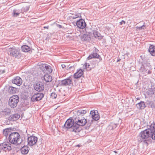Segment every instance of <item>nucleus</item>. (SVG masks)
<instances>
[{"mask_svg": "<svg viewBox=\"0 0 155 155\" xmlns=\"http://www.w3.org/2000/svg\"><path fill=\"white\" fill-rule=\"evenodd\" d=\"M114 152H115V153H117V152H116V151H114Z\"/></svg>", "mask_w": 155, "mask_h": 155, "instance_id": "50", "label": "nucleus"}, {"mask_svg": "<svg viewBox=\"0 0 155 155\" xmlns=\"http://www.w3.org/2000/svg\"><path fill=\"white\" fill-rule=\"evenodd\" d=\"M38 65L39 66V68L40 69L45 73L50 74L52 71L51 67L47 64L40 63L38 64Z\"/></svg>", "mask_w": 155, "mask_h": 155, "instance_id": "7", "label": "nucleus"}, {"mask_svg": "<svg viewBox=\"0 0 155 155\" xmlns=\"http://www.w3.org/2000/svg\"><path fill=\"white\" fill-rule=\"evenodd\" d=\"M12 149V144L8 142H4L0 144V153L2 150L8 152Z\"/></svg>", "mask_w": 155, "mask_h": 155, "instance_id": "9", "label": "nucleus"}, {"mask_svg": "<svg viewBox=\"0 0 155 155\" xmlns=\"http://www.w3.org/2000/svg\"><path fill=\"white\" fill-rule=\"evenodd\" d=\"M73 118L74 119L76 126L77 127L76 129L77 130V131L78 132H79L81 130L80 126H84L87 122V120L84 117H80L78 116V117L74 116Z\"/></svg>", "mask_w": 155, "mask_h": 155, "instance_id": "4", "label": "nucleus"}, {"mask_svg": "<svg viewBox=\"0 0 155 155\" xmlns=\"http://www.w3.org/2000/svg\"><path fill=\"white\" fill-rule=\"evenodd\" d=\"M21 48L22 51L25 52H28L31 50L30 47L27 45L22 46Z\"/></svg>", "mask_w": 155, "mask_h": 155, "instance_id": "23", "label": "nucleus"}, {"mask_svg": "<svg viewBox=\"0 0 155 155\" xmlns=\"http://www.w3.org/2000/svg\"><path fill=\"white\" fill-rule=\"evenodd\" d=\"M146 27V23H144L143 25L140 27L137 26L136 27V28L139 30H142V29L144 30L145 29Z\"/></svg>", "mask_w": 155, "mask_h": 155, "instance_id": "32", "label": "nucleus"}, {"mask_svg": "<svg viewBox=\"0 0 155 155\" xmlns=\"http://www.w3.org/2000/svg\"><path fill=\"white\" fill-rule=\"evenodd\" d=\"M84 68H86L87 70H91V68H89L90 65L89 64L86 62L84 64Z\"/></svg>", "mask_w": 155, "mask_h": 155, "instance_id": "36", "label": "nucleus"}, {"mask_svg": "<svg viewBox=\"0 0 155 155\" xmlns=\"http://www.w3.org/2000/svg\"><path fill=\"white\" fill-rule=\"evenodd\" d=\"M153 135L152 137V139L155 140V132L153 133Z\"/></svg>", "mask_w": 155, "mask_h": 155, "instance_id": "41", "label": "nucleus"}, {"mask_svg": "<svg viewBox=\"0 0 155 155\" xmlns=\"http://www.w3.org/2000/svg\"><path fill=\"white\" fill-rule=\"evenodd\" d=\"M29 148L27 146H23L21 149V152L22 154H27L29 151Z\"/></svg>", "mask_w": 155, "mask_h": 155, "instance_id": "21", "label": "nucleus"}, {"mask_svg": "<svg viewBox=\"0 0 155 155\" xmlns=\"http://www.w3.org/2000/svg\"><path fill=\"white\" fill-rule=\"evenodd\" d=\"M136 106L138 109L141 110L144 109L146 107L144 102L142 101L137 104Z\"/></svg>", "mask_w": 155, "mask_h": 155, "instance_id": "20", "label": "nucleus"}, {"mask_svg": "<svg viewBox=\"0 0 155 155\" xmlns=\"http://www.w3.org/2000/svg\"><path fill=\"white\" fill-rule=\"evenodd\" d=\"M147 94L150 96L153 94L155 95V87L150 89L147 92Z\"/></svg>", "mask_w": 155, "mask_h": 155, "instance_id": "25", "label": "nucleus"}, {"mask_svg": "<svg viewBox=\"0 0 155 155\" xmlns=\"http://www.w3.org/2000/svg\"><path fill=\"white\" fill-rule=\"evenodd\" d=\"M12 82L13 83L19 86L22 83V80L20 77L16 76L13 78L12 80Z\"/></svg>", "mask_w": 155, "mask_h": 155, "instance_id": "15", "label": "nucleus"}, {"mask_svg": "<svg viewBox=\"0 0 155 155\" xmlns=\"http://www.w3.org/2000/svg\"><path fill=\"white\" fill-rule=\"evenodd\" d=\"M44 96V94L42 93H35L31 97V101L33 102L38 101L42 100Z\"/></svg>", "mask_w": 155, "mask_h": 155, "instance_id": "11", "label": "nucleus"}, {"mask_svg": "<svg viewBox=\"0 0 155 155\" xmlns=\"http://www.w3.org/2000/svg\"><path fill=\"white\" fill-rule=\"evenodd\" d=\"M19 13L17 9H15L13 10L12 15L14 17H17L18 16Z\"/></svg>", "mask_w": 155, "mask_h": 155, "instance_id": "30", "label": "nucleus"}, {"mask_svg": "<svg viewBox=\"0 0 155 155\" xmlns=\"http://www.w3.org/2000/svg\"><path fill=\"white\" fill-rule=\"evenodd\" d=\"M76 73H78L79 74V76L80 75V76H82L83 74V71L82 69H80Z\"/></svg>", "mask_w": 155, "mask_h": 155, "instance_id": "39", "label": "nucleus"}, {"mask_svg": "<svg viewBox=\"0 0 155 155\" xmlns=\"http://www.w3.org/2000/svg\"><path fill=\"white\" fill-rule=\"evenodd\" d=\"M34 89L38 92L42 91L44 89V86L41 82L36 83L33 86Z\"/></svg>", "mask_w": 155, "mask_h": 155, "instance_id": "13", "label": "nucleus"}, {"mask_svg": "<svg viewBox=\"0 0 155 155\" xmlns=\"http://www.w3.org/2000/svg\"><path fill=\"white\" fill-rule=\"evenodd\" d=\"M76 25L78 27L83 29L85 27L86 24L84 20L81 18L77 21Z\"/></svg>", "mask_w": 155, "mask_h": 155, "instance_id": "14", "label": "nucleus"}, {"mask_svg": "<svg viewBox=\"0 0 155 155\" xmlns=\"http://www.w3.org/2000/svg\"><path fill=\"white\" fill-rule=\"evenodd\" d=\"M58 26L60 28H61L62 27L61 25H58Z\"/></svg>", "mask_w": 155, "mask_h": 155, "instance_id": "47", "label": "nucleus"}, {"mask_svg": "<svg viewBox=\"0 0 155 155\" xmlns=\"http://www.w3.org/2000/svg\"><path fill=\"white\" fill-rule=\"evenodd\" d=\"M72 80L71 77H69L59 82L57 87L70 85L72 83Z\"/></svg>", "mask_w": 155, "mask_h": 155, "instance_id": "10", "label": "nucleus"}, {"mask_svg": "<svg viewBox=\"0 0 155 155\" xmlns=\"http://www.w3.org/2000/svg\"><path fill=\"white\" fill-rule=\"evenodd\" d=\"M100 55L96 53H93L91 54L87 58V59L89 60L93 58H99Z\"/></svg>", "mask_w": 155, "mask_h": 155, "instance_id": "22", "label": "nucleus"}, {"mask_svg": "<svg viewBox=\"0 0 155 155\" xmlns=\"http://www.w3.org/2000/svg\"><path fill=\"white\" fill-rule=\"evenodd\" d=\"M64 128L65 129H69L71 132L75 133L78 132L76 129L77 127L76 126L74 121V119H71L70 118L68 119L65 122L64 125Z\"/></svg>", "mask_w": 155, "mask_h": 155, "instance_id": "2", "label": "nucleus"}, {"mask_svg": "<svg viewBox=\"0 0 155 155\" xmlns=\"http://www.w3.org/2000/svg\"><path fill=\"white\" fill-rule=\"evenodd\" d=\"M117 124L113 122H111L109 125L108 127L109 129L110 130L114 129L117 127Z\"/></svg>", "mask_w": 155, "mask_h": 155, "instance_id": "28", "label": "nucleus"}, {"mask_svg": "<svg viewBox=\"0 0 155 155\" xmlns=\"http://www.w3.org/2000/svg\"><path fill=\"white\" fill-rule=\"evenodd\" d=\"M119 23L120 25H124L125 24V22L124 20H122Z\"/></svg>", "mask_w": 155, "mask_h": 155, "instance_id": "40", "label": "nucleus"}, {"mask_svg": "<svg viewBox=\"0 0 155 155\" xmlns=\"http://www.w3.org/2000/svg\"><path fill=\"white\" fill-rule=\"evenodd\" d=\"M93 34L95 38L99 37L101 35V34L98 31H93Z\"/></svg>", "mask_w": 155, "mask_h": 155, "instance_id": "35", "label": "nucleus"}, {"mask_svg": "<svg viewBox=\"0 0 155 155\" xmlns=\"http://www.w3.org/2000/svg\"><path fill=\"white\" fill-rule=\"evenodd\" d=\"M51 97L52 99H55L57 97V95L55 92H52L51 94Z\"/></svg>", "mask_w": 155, "mask_h": 155, "instance_id": "37", "label": "nucleus"}, {"mask_svg": "<svg viewBox=\"0 0 155 155\" xmlns=\"http://www.w3.org/2000/svg\"><path fill=\"white\" fill-rule=\"evenodd\" d=\"M68 68L70 69H71V68L73 69L74 68L73 66H70Z\"/></svg>", "mask_w": 155, "mask_h": 155, "instance_id": "45", "label": "nucleus"}, {"mask_svg": "<svg viewBox=\"0 0 155 155\" xmlns=\"http://www.w3.org/2000/svg\"><path fill=\"white\" fill-rule=\"evenodd\" d=\"M148 51L153 56H155V46L150 45L148 49Z\"/></svg>", "mask_w": 155, "mask_h": 155, "instance_id": "19", "label": "nucleus"}, {"mask_svg": "<svg viewBox=\"0 0 155 155\" xmlns=\"http://www.w3.org/2000/svg\"><path fill=\"white\" fill-rule=\"evenodd\" d=\"M120 60V59L119 58V59H118V60H117V62H119Z\"/></svg>", "mask_w": 155, "mask_h": 155, "instance_id": "48", "label": "nucleus"}, {"mask_svg": "<svg viewBox=\"0 0 155 155\" xmlns=\"http://www.w3.org/2000/svg\"><path fill=\"white\" fill-rule=\"evenodd\" d=\"M148 129L150 130V132L153 133L155 132V122H153V124H151L150 126H148Z\"/></svg>", "mask_w": 155, "mask_h": 155, "instance_id": "24", "label": "nucleus"}, {"mask_svg": "<svg viewBox=\"0 0 155 155\" xmlns=\"http://www.w3.org/2000/svg\"><path fill=\"white\" fill-rule=\"evenodd\" d=\"M61 66L62 67V68H64L65 67H66V66L64 65V64H62L61 65Z\"/></svg>", "mask_w": 155, "mask_h": 155, "instance_id": "44", "label": "nucleus"}, {"mask_svg": "<svg viewBox=\"0 0 155 155\" xmlns=\"http://www.w3.org/2000/svg\"><path fill=\"white\" fill-rule=\"evenodd\" d=\"M9 142L12 144L18 145L23 142L22 138L21 137L19 133L17 132H13L11 133L8 137Z\"/></svg>", "mask_w": 155, "mask_h": 155, "instance_id": "1", "label": "nucleus"}, {"mask_svg": "<svg viewBox=\"0 0 155 155\" xmlns=\"http://www.w3.org/2000/svg\"><path fill=\"white\" fill-rule=\"evenodd\" d=\"M147 68L145 67H144V66L143 64L140 68V71L144 72L147 71Z\"/></svg>", "mask_w": 155, "mask_h": 155, "instance_id": "33", "label": "nucleus"}, {"mask_svg": "<svg viewBox=\"0 0 155 155\" xmlns=\"http://www.w3.org/2000/svg\"><path fill=\"white\" fill-rule=\"evenodd\" d=\"M3 112L5 115H7L11 113V110L9 108H6L3 110Z\"/></svg>", "mask_w": 155, "mask_h": 155, "instance_id": "29", "label": "nucleus"}, {"mask_svg": "<svg viewBox=\"0 0 155 155\" xmlns=\"http://www.w3.org/2000/svg\"><path fill=\"white\" fill-rule=\"evenodd\" d=\"M11 129L10 128H8L4 130L3 132V134L7 137L8 135H9L11 133Z\"/></svg>", "mask_w": 155, "mask_h": 155, "instance_id": "26", "label": "nucleus"}, {"mask_svg": "<svg viewBox=\"0 0 155 155\" xmlns=\"http://www.w3.org/2000/svg\"><path fill=\"white\" fill-rule=\"evenodd\" d=\"M143 65H144V67H145L148 70H150L151 69V66L150 63L147 62L146 63L144 64Z\"/></svg>", "mask_w": 155, "mask_h": 155, "instance_id": "34", "label": "nucleus"}, {"mask_svg": "<svg viewBox=\"0 0 155 155\" xmlns=\"http://www.w3.org/2000/svg\"><path fill=\"white\" fill-rule=\"evenodd\" d=\"M87 110H82L80 109L79 110H76L75 111V117L79 116L80 117H82L86 113Z\"/></svg>", "mask_w": 155, "mask_h": 155, "instance_id": "16", "label": "nucleus"}, {"mask_svg": "<svg viewBox=\"0 0 155 155\" xmlns=\"http://www.w3.org/2000/svg\"><path fill=\"white\" fill-rule=\"evenodd\" d=\"M29 7L28 6H26L25 7H23L21 8L20 12L23 13L24 12H27L29 10Z\"/></svg>", "mask_w": 155, "mask_h": 155, "instance_id": "31", "label": "nucleus"}, {"mask_svg": "<svg viewBox=\"0 0 155 155\" xmlns=\"http://www.w3.org/2000/svg\"><path fill=\"white\" fill-rule=\"evenodd\" d=\"M147 71H148V74H150L151 73V71H150V69L148 70H147Z\"/></svg>", "mask_w": 155, "mask_h": 155, "instance_id": "46", "label": "nucleus"}, {"mask_svg": "<svg viewBox=\"0 0 155 155\" xmlns=\"http://www.w3.org/2000/svg\"><path fill=\"white\" fill-rule=\"evenodd\" d=\"M79 74L77 73H75L74 75V78L76 79H78L81 76H79Z\"/></svg>", "mask_w": 155, "mask_h": 155, "instance_id": "38", "label": "nucleus"}, {"mask_svg": "<svg viewBox=\"0 0 155 155\" xmlns=\"http://www.w3.org/2000/svg\"><path fill=\"white\" fill-rule=\"evenodd\" d=\"M20 117V115L18 114H16L11 115L8 117L9 120L15 121L18 120Z\"/></svg>", "mask_w": 155, "mask_h": 155, "instance_id": "17", "label": "nucleus"}, {"mask_svg": "<svg viewBox=\"0 0 155 155\" xmlns=\"http://www.w3.org/2000/svg\"><path fill=\"white\" fill-rule=\"evenodd\" d=\"M90 115L92 119L90 120H89L88 121L89 123L87 122V125L89 127L91 125V123L92 122L93 120L97 121L100 118L99 115L98 113V111L97 110H91L90 112Z\"/></svg>", "mask_w": 155, "mask_h": 155, "instance_id": "8", "label": "nucleus"}, {"mask_svg": "<svg viewBox=\"0 0 155 155\" xmlns=\"http://www.w3.org/2000/svg\"><path fill=\"white\" fill-rule=\"evenodd\" d=\"M43 81H45L46 82H51L52 80V77L49 74H45L43 77L41 78Z\"/></svg>", "mask_w": 155, "mask_h": 155, "instance_id": "18", "label": "nucleus"}, {"mask_svg": "<svg viewBox=\"0 0 155 155\" xmlns=\"http://www.w3.org/2000/svg\"><path fill=\"white\" fill-rule=\"evenodd\" d=\"M49 27V26H44V28H47V29H48Z\"/></svg>", "mask_w": 155, "mask_h": 155, "instance_id": "43", "label": "nucleus"}, {"mask_svg": "<svg viewBox=\"0 0 155 155\" xmlns=\"http://www.w3.org/2000/svg\"><path fill=\"white\" fill-rule=\"evenodd\" d=\"M79 16V15H75L73 17V18H77Z\"/></svg>", "mask_w": 155, "mask_h": 155, "instance_id": "42", "label": "nucleus"}, {"mask_svg": "<svg viewBox=\"0 0 155 155\" xmlns=\"http://www.w3.org/2000/svg\"><path fill=\"white\" fill-rule=\"evenodd\" d=\"M153 135V133L152 132H150V130H146L143 131L141 132L140 134V137L142 138V140L140 139L141 141H143L144 142L147 143V141H148L149 140H150V138L152 139V136Z\"/></svg>", "mask_w": 155, "mask_h": 155, "instance_id": "3", "label": "nucleus"}, {"mask_svg": "<svg viewBox=\"0 0 155 155\" xmlns=\"http://www.w3.org/2000/svg\"><path fill=\"white\" fill-rule=\"evenodd\" d=\"M38 138L33 135L28 137L27 138L28 144L30 146H32L36 144L38 141Z\"/></svg>", "mask_w": 155, "mask_h": 155, "instance_id": "12", "label": "nucleus"}, {"mask_svg": "<svg viewBox=\"0 0 155 155\" xmlns=\"http://www.w3.org/2000/svg\"><path fill=\"white\" fill-rule=\"evenodd\" d=\"M130 155H134L133 153L130 154Z\"/></svg>", "mask_w": 155, "mask_h": 155, "instance_id": "49", "label": "nucleus"}, {"mask_svg": "<svg viewBox=\"0 0 155 155\" xmlns=\"http://www.w3.org/2000/svg\"><path fill=\"white\" fill-rule=\"evenodd\" d=\"M8 54L10 56L15 58L20 57L21 55L19 48L15 47L9 48Z\"/></svg>", "mask_w": 155, "mask_h": 155, "instance_id": "5", "label": "nucleus"}, {"mask_svg": "<svg viewBox=\"0 0 155 155\" xmlns=\"http://www.w3.org/2000/svg\"><path fill=\"white\" fill-rule=\"evenodd\" d=\"M17 91L15 87H9L8 88V92L11 94H13L16 92Z\"/></svg>", "mask_w": 155, "mask_h": 155, "instance_id": "27", "label": "nucleus"}, {"mask_svg": "<svg viewBox=\"0 0 155 155\" xmlns=\"http://www.w3.org/2000/svg\"><path fill=\"white\" fill-rule=\"evenodd\" d=\"M19 101V97L17 95H14L10 98L8 105L11 108H14L17 107Z\"/></svg>", "mask_w": 155, "mask_h": 155, "instance_id": "6", "label": "nucleus"}]
</instances>
